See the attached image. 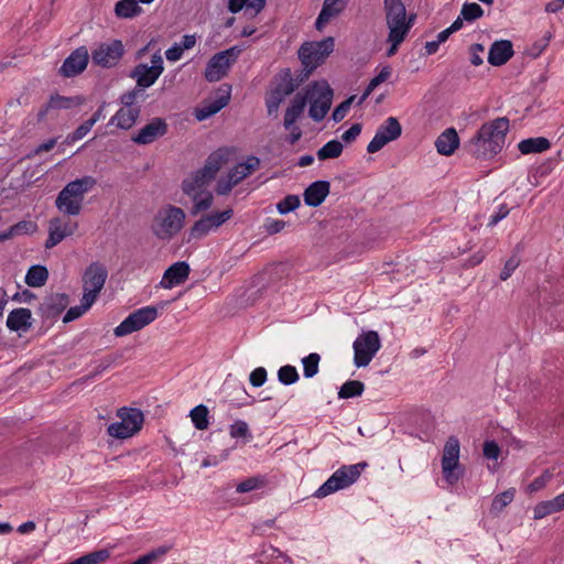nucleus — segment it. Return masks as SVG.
I'll use <instances>...</instances> for the list:
<instances>
[{
  "instance_id": "58",
  "label": "nucleus",
  "mask_w": 564,
  "mask_h": 564,
  "mask_svg": "<svg viewBox=\"0 0 564 564\" xmlns=\"http://www.w3.org/2000/svg\"><path fill=\"white\" fill-rule=\"evenodd\" d=\"M519 264H520V259L517 256L510 257L506 261L505 267L500 272V275H499L500 280L506 281L507 279H509L511 276V274L513 273V271L519 267Z\"/></svg>"
},
{
  "instance_id": "50",
  "label": "nucleus",
  "mask_w": 564,
  "mask_h": 564,
  "mask_svg": "<svg viewBox=\"0 0 564 564\" xmlns=\"http://www.w3.org/2000/svg\"><path fill=\"white\" fill-rule=\"evenodd\" d=\"M286 96L276 91L275 89H271L265 98V105L268 108L269 115L276 113L280 105L284 101Z\"/></svg>"
},
{
  "instance_id": "54",
  "label": "nucleus",
  "mask_w": 564,
  "mask_h": 564,
  "mask_svg": "<svg viewBox=\"0 0 564 564\" xmlns=\"http://www.w3.org/2000/svg\"><path fill=\"white\" fill-rule=\"evenodd\" d=\"M237 184H239L237 178L228 173L226 180L221 178L218 181L215 191L218 195H227Z\"/></svg>"
},
{
  "instance_id": "38",
  "label": "nucleus",
  "mask_w": 564,
  "mask_h": 564,
  "mask_svg": "<svg viewBox=\"0 0 564 564\" xmlns=\"http://www.w3.org/2000/svg\"><path fill=\"white\" fill-rule=\"evenodd\" d=\"M141 8L139 7L137 0H121L117 2L115 7V13L118 18H132L141 13Z\"/></svg>"
},
{
  "instance_id": "42",
  "label": "nucleus",
  "mask_w": 564,
  "mask_h": 564,
  "mask_svg": "<svg viewBox=\"0 0 564 564\" xmlns=\"http://www.w3.org/2000/svg\"><path fill=\"white\" fill-rule=\"evenodd\" d=\"M268 484L267 477L262 475L249 477L241 482H239L236 487V491L239 494L250 492L256 489H260L265 487Z\"/></svg>"
},
{
  "instance_id": "36",
  "label": "nucleus",
  "mask_w": 564,
  "mask_h": 564,
  "mask_svg": "<svg viewBox=\"0 0 564 564\" xmlns=\"http://www.w3.org/2000/svg\"><path fill=\"white\" fill-rule=\"evenodd\" d=\"M65 237L62 228V219L58 217L52 218L48 225V238L45 241V248L51 249L58 245Z\"/></svg>"
},
{
  "instance_id": "13",
  "label": "nucleus",
  "mask_w": 564,
  "mask_h": 564,
  "mask_svg": "<svg viewBox=\"0 0 564 564\" xmlns=\"http://www.w3.org/2000/svg\"><path fill=\"white\" fill-rule=\"evenodd\" d=\"M163 58L160 53H155L151 57V66L141 63L131 72V77L135 79L139 88H148L152 86L163 73Z\"/></svg>"
},
{
  "instance_id": "11",
  "label": "nucleus",
  "mask_w": 564,
  "mask_h": 564,
  "mask_svg": "<svg viewBox=\"0 0 564 564\" xmlns=\"http://www.w3.org/2000/svg\"><path fill=\"white\" fill-rule=\"evenodd\" d=\"M241 50L237 46L215 54L208 62L205 69V77L208 82H218L226 76L230 66L237 61Z\"/></svg>"
},
{
  "instance_id": "45",
  "label": "nucleus",
  "mask_w": 564,
  "mask_h": 564,
  "mask_svg": "<svg viewBox=\"0 0 564 564\" xmlns=\"http://www.w3.org/2000/svg\"><path fill=\"white\" fill-rule=\"evenodd\" d=\"M110 553L108 550L102 549L98 551L90 552L86 555H83L68 564H99L107 558H109Z\"/></svg>"
},
{
  "instance_id": "25",
  "label": "nucleus",
  "mask_w": 564,
  "mask_h": 564,
  "mask_svg": "<svg viewBox=\"0 0 564 564\" xmlns=\"http://www.w3.org/2000/svg\"><path fill=\"white\" fill-rule=\"evenodd\" d=\"M462 150L476 159L495 158L502 150L501 143H463Z\"/></svg>"
},
{
  "instance_id": "6",
  "label": "nucleus",
  "mask_w": 564,
  "mask_h": 564,
  "mask_svg": "<svg viewBox=\"0 0 564 564\" xmlns=\"http://www.w3.org/2000/svg\"><path fill=\"white\" fill-rule=\"evenodd\" d=\"M334 39L327 37L319 42H306L299 50V58L301 59L305 74L300 79L303 82L311 73L321 65L325 58L334 51Z\"/></svg>"
},
{
  "instance_id": "60",
  "label": "nucleus",
  "mask_w": 564,
  "mask_h": 564,
  "mask_svg": "<svg viewBox=\"0 0 564 564\" xmlns=\"http://www.w3.org/2000/svg\"><path fill=\"white\" fill-rule=\"evenodd\" d=\"M249 435V427L245 421L238 420L230 425V436L234 438L246 437Z\"/></svg>"
},
{
  "instance_id": "31",
  "label": "nucleus",
  "mask_w": 564,
  "mask_h": 564,
  "mask_svg": "<svg viewBox=\"0 0 564 564\" xmlns=\"http://www.w3.org/2000/svg\"><path fill=\"white\" fill-rule=\"evenodd\" d=\"M259 166L260 159L254 155H250L245 162L236 163L228 173H230L240 183L254 171H257Z\"/></svg>"
},
{
  "instance_id": "19",
  "label": "nucleus",
  "mask_w": 564,
  "mask_h": 564,
  "mask_svg": "<svg viewBox=\"0 0 564 564\" xmlns=\"http://www.w3.org/2000/svg\"><path fill=\"white\" fill-rule=\"evenodd\" d=\"M189 273V264L186 261H177L165 270L160 281V286L163 289H172L180 285L188 279Z\"/></svg>"
},
{
  "instance_id": "44",
  "label": "nucleus",
  "mask_w": 564,
  "mask_h": 564,
  "mask_svg": "<svg viewBox=\"0 0 564 564\" xmlns=\"http://www.w3.org/2000/svg\"><path fill=\"white\" fill-rule=\"evenodd\" d=\"M102 109L104 106H100L90 119L86 120L74 131L72 135V141H78L87 135V133L91 130L93 126L101 118Z\"/></svg>"
},
{
  "instance_id": "5",
  "label": "nucleus",
  "mask_w": 564,
  "mask_h": 564,
  "mask_svg": "<svg viewBox=\"0 0 564 564\" xmlns=\"http://www.w3.org/2000/svg\"><path fill=\"white\" fill-rule=\"evenodd\" d=\"M185 218L182 208L169 205L156 215L152 232L161 240H170L184 227Z\"/></svg>"
},
{
  "instance_id": "46",
  "label": "nucleus",
  "mask_w": 564,
  "mask_h": 564,
  "mask_svg": "<svg viewBox=\"0 0 564 564\" xmlns=\"http://www.w3.org/2000/svg\"><path fill=\"white\" fill-rule=\"evenodd\" d=\"M321 356L316 352H311L302 359L303 375L305 378H313L318 373Z\"/></svg>"
},
{
  "instance_id": "62",
  "label": "nucleus",
  "mask_w": 564,
  "mask_h": 564,
  "mask_svg": "<svg viewBox=\"0 0 564 564\" xmlns=\"http://www.w3.org/2000/svg\"><path fill=\"white\" fill-rule=\"evenodd\" d=\"M84 289V294H83V297H82V307L85 308V311H88L91 305L94 304V302L96 301L99 292H96L94 290H89L87 288H83Z\"/></svg>"
},
{
  "instance_id": "59",
  "label": "nucleus",
  "mask_w": 564,
  "mask_h": 564,
  "mask_svg": "<svg viewBox=\"0 0 564 564\" xmlns=\"http://www.w3.org/2000/svg\"><path fill=\"white\" fill-rule=\"evenodd\" d=\"M267 370L263 367L256 368L249 376L250 383L256 387H262L267 381Z\"/></svg>"
},
{
  "instance_id": "29",
  "label": "nucleus",
  "mask_w": 564,
  "mask_h": 564,
  "mask_svg": "<svg viewBox=\"0 0 564 564\" xmlns=\"http://www.w3.org/2000/svg\"><path fill=\"white\" fill-rule=\"evenodd\" d=\"M562 510H564V492L551 500L539 502L533 509V519L540 520Z\"/></svg>"
},
{
  "instance_id": "4",
  "label": "nucleus",
  "mask_w": 564,
  "mask_h": 564,
  "mask_svg": "<svg viewBox=\"0 0 564 564\" xmlns=\"http://www.w3.org/2000/svg\"><path fill=\"white\" fill-rule=\"evenodd\" d=\"M368 467L366 462L355 465H343L338 468L314 494L317 498H324L337 490L349 487L360 477L361 471Z\"/></svg>"
},
{
  "instance_id": "37",
  "label": "nucleus",
  "mask_w": 564,
  "mask_h": 564,
  "mask_svg": "<svg viewBox=\"0 0 564 564\" xmlns=\"http://www.w3.org/2000/svg\"><path fill=\"white\" fill-rule=\"evenodd\" d=\"M209 410L205 404H198L189 412L195 429L204 431L209 426Z\"/></svg>"
},
{
  "instance_id": "30",
  "label": "nucleus",
  "mask_w": 564,
  "mask_h": 564,
  "mask_svg": "<svg viewBox=\"0 0 564 564\" xmlns=\"http://www.w3.org/2000/svg\"><path fill=\"white\" fill-rule=\"evenodd\" d=\"M402 132L400 122L394 117H389L383 124L380 126L371 141H394Z\"/></svg>"
},
{
  "instance_id": "53",
  "label": "nucleus",
  "mask_w": 564,
  "mask_h": 564,
  "mask_svg": "<svg viewBox=\"0 0 564 564\" xmlns=\"http://www.w3.org/2000/svg\"><path fill=\"white\" fill-rule=\"evenodd\" d=\"M58 116V112L53 108L50 100L43 105L37 113H36V120L39 123L47 122L51 120H55Z\"/></svg>"
},
{
  "instance_id": "8",
  "label": "nucleus",
  "mask_w": 564,
  "mask_h": 564,
  "mask_svg": "<svg viewBox=\"0 0 564 564\" xmlns=\"http://www.w3.org/2000/svg\"><path fill=\"white\" fill-rule=\"evenodd\" d=\"M381 347L380 336L376 330H364L354 341V364L357 368L367 367Z\"/></svg>"
},
{
  "instance_id": "23",
  "label": "nucleus",
  "mask_w": 564,
  "mask_h": 564,
  "mask_svg": "<svg viewBox=\"0 0 564 564\" xmlns=\"http://www.w3.org/2000/svg\"><path fill=\"white\" fill-rule=\"evenodd\" d=\"M32 326V312L20 307L12 310L7 317V327L11 332H28Z\"/></svg>"
},
{
  "instance_id": "20",
  "label": "nucleus",
  "mask_w": 564,
  "mask_h": 564,
  "mask_svg": "<svg viewBox=\"0 0 564 564\" xmlns=\"http://www.w3.org/2000/svg\"><path fill=\"white\" fill-rule=\"evenodd\" d=\"M230 99L228 89H219L216 97L203 102L198 108L195 109V117L198 121H203L210 116L220 111L227 106Z\"/></svg>"
},
{
  "instance_id": "27",
  "label": "nucleus",
  "mask_w": 564,
  "mask_h": 564,
  "mask_svg": "<svg viewBox=\"0 0 564 564\" xmlns=\"http://www.w3.org/2000/svg\"><path fill=\"white\" fill-rule=\"evenodd\" d=\"M167 131L166 122L161 118H153L145 124L131 141H150L163 137Z\"/></svg>"
},
{
  "instance_id": "51",
  "label": "nucleus",
  "mask_w": 564,
  "mask_h": 564,
  "mask_svg": "<svg viewBox=\"0 0 564 564\" xmlns=\"http://www.w3.org/2000/svg\"><path fill=\"white\" fill-rule=\"evenodd\" d=\"M460 13L465 21L471 22L482 17L484 10L482 8L475 2L465 3L460 10Z\"/></svg>"
},
{
  "instance_id": "33",
  "label": "nucleus",
  "mask_w": 564,
  "mask_h": 564,
  "mask_svg": "<svg viewBox=\"0 0 564 564\" xmlns=\"http://www.w3.org/2000/svg\"><path fill=\"white\" fill-rule=\"evenodd\" d=\"M299 85L300 82H296L293 78L291 69L285 68L279 73L275 86L272 89H275L276 91L288 97L289 95L295 91Z\"/></svg>"
},
{
  "instance_id": "12",
  "label": "nucleus",
  "mask_w": 564,
  "mask_h": 564,
  "mask_svg": "<svg viewBox=\"0 0 564 564\" xmlns=\"http://www.w3.org/2000/svg\"><path fill=\"white\" fill-rule=\"evenodd\" d=\"M234 215L231 208L223 212H215L212 214L203 215L188 230L187 242L198 240L207 236L212 229H216L229 220Z\"/></svg>"
},
{
  "instance_id": "28",
  "label": "nucleus",
  "mask_w": 564,
  "mask_h": 564,
  "mask_svg": "<svg viewBox=\"0 0 564 564\" xmlns=\"http://www.w3.org/2000/svg\"><path fill=\"white\" fill-rule=\"evenodd\" d=\"M95 184L96 180L91 176H84L72 181L63 188V197L68 195L83 203L84 194L90 191Z\"/></svg>"
},
{
  "instance_id": "3",
  "label": "nucleus",
  "mask_w": 564,
  "mask_h": 564,
  "mask_svg": "<svg viewBox=\"0 0 564 564\" xmlns=\"http://www.w3.org/2000/svg\"><path fill=\"white\" fill-rule=\"evenodd\" d=\"M308 105V116L316 122L322 121L330 109L334 91L326 80H316L308 84L301 91Z\"/></svg>"
},
{
  "instance_id": "2",
  "label": "nucleus",
  "mask_w": 564,
  "mask_h": 564,
  "mask_svg": "<svg viewBox=\"0 0 564 564\" xmlns=\"http://www.w3.org/2000/svg\"><path fill=\"white\" fill-rule=\"evenodd\" d=\"M384 12L389 29L387 42L390 43L387 56L391 57L408 35L414 17L406 18V10L402 0H384Z\"/></svg>"
},
{
  "instance_id": "21",
  "label": "nucleus",
  "mask_w": 564,
  "mask_h": 564,
  "mask_svg": "<svg viewBox=\"0 0 564 564\" xmlns=\"http://www.w3.org/2000/svg\"><path fill=\"white\" fill-rule=\"evenodd\" d=\"M107 269L99 262L90 263L83 275V288L100 292L107 280Z\"/></svg>"
},
{
  "instance_id": "52",
  "label": "nucleus",
  "mask_w": 564,
  "mask_h": 564,
  "mask_svg": "<svg viewBox=\"0 0 564 564\" xmlns=\"http://www.w3.org/2000/svg\"><path fill=\"white\" fill-rule=\"evenodd\" d=\"M170 549L171 547L166 546V545L159 546V547H156L154 550H151L149 553L140 556L139 558H137L131 564H150L153 561L158 560L159 557L165 555L170 551Z\"/></svg>"
},
{
  "instance_id": "15",
  "label": "nucleus",
  "mask_w": 564,
  "mask_h": 564,
  "mask_svg": "<svg viewBox=\"0 0 564 564\" xmlns=\"http://www.w3.org/2000/svg\"><path fill=\"white\" fill-rule=\"evenodd\" d=\"M305 107V99L299 91L285 110L284 127L290 131L292 141H297L302 135L301 129L295 126V122L303 115Z\"/></svg>"
},
{
  "instance_id": "14",
  "label": "nucleus",
  "mask_w": 564,
  "mask_h": 564,
  "mask_svg": "<svg viewBox=\"0 0 564 564\" xmlns=\"http://www.w3.org/2000/svg\"><path fill=\"white\" fill-rule=\"evenodd\" d=\"M123 44L119 40L109 43H101L91 53L93 63L101 67H113L123 55Z\"/></svg>"
},
{
  "instance_id": "24",
  "label": "nucleus",
  "mask_w": 564,
  "mask_h": 564,
  "mask_svg": "<svg viewBox=\"0 0 564 564\" xmlns=\"http://www.w3.org/2000/svg\"><path fill=\"white\" fill-rule=\"evenodd\" d=\"M513 55L512 43L508 40L492 43L488 54V62L494 66L506 64Z\"/></svg>"
},
{
  "instance_id": "64",
  "label": "nucleus",
  "mask_w": 564,
  "mask_h": 564,
  "mask_svg": "<svg viewBox=\"0 0 564 564\" xmlns=\"http://www.w3.org/2000/svg\"><path fill=\"white\" fill-rule=\"evenodd\" d=\"M85 308L82 307V305H77V306H73L67 310V312L65 313L64 317H63V323H70L77 318H79L84 313H85Z\"/></svg>"
},
{
  "instance_id": "47",
  "label": "nucleus",
  "mask_w": 564,
  "mask_h": 564,
  "mask_svg": "<svg viewBox=\"0 0 564 564\" xmlns=\"http://www.w3.org/2000/svg\"><path fill=\"white\" fill-rule=\"evenodd\" d=\"M344 150V143H325L316 153L319 161L337 159Z\"/></svg>"
},
{
  "instance_id": "63",
  "label": "nucleus",
  "mask_w": 564,
  "mask_h": 564,
  "mask_svg": "<svg viewBox=\"0 0 564 564\" xmlns=\"http://www.w3.org/2000/svg\"><path fill=\"white\" fill-rule=\"evenodd\" d=\"M484 45L482 44H473L469 48L470 52V63L475 66H479L484 63L480 54L484 52Z\"/></svg>"
},
{
  "instance_id": "61",
  "label": "nucleus",
  "mask_w": 564,
  "mask_h": 564,
  "mask_svg": "<svg viewBox=\"0 0 564 564\" xmlns=\"http://www.w3.org/2000/svg\"><path fill=\"white\" fill-rule=\"evenodd\" d=\"M500 447L496 441H486L482 447V454L488 459H497L500 455Z\"/></svg>"
},
{
  "instance_id": "1",
  "label": "nucleus",
  "mask_w": 564,
  "mask_h": 564,
  "mask_svg": "<svg viewBox=\"0 0 564 564\" xmlns=\"http://www.w3.org/2000/svg\"><path fill=\"white\" fill-rule=\"evenodd\" d=\"M237 149L235 147H221L209 154L204 166L191 173L182 181V191L191 198L203 194V188L215 180L217 173L224 166L236 161Z\"/></svg>"
},
{
  "instance_id": "39",
  "label": "nucleus",
  "mask_w": 564,
  "mask_h": 564,
  "mask_svg": "<svg viewBox=\"0 0 564 564\" xmlns=\"http://www.w3.org/2000/svg\"><path fill=\"white\" fill-rule=\"evenodd\" d=\"M516 495L514 488H509L503 492L497 495L491 502L490 513L494 516H498L505 507L512 502Z\"/></svg>"
},
{
  "instance_id": "34",
  "label": "nucleus",
  "mask_w": 564,
  "mask_h": 564,
  "mask_svg": "<svg viewBox=\"0 0 564 564\" xmlns=\"http://www.w3.org/2000/svg\"><path fill=\"white\" fill-rule=\"evenodd\" d=\"M48 279V270L45 265L34 264L30 267L25 275V283L31 288L43 286Z\"/></svg>"
},
{
  "instance_id": "18",
  "label": "nucleus",
  "mask_w": 564,
  "mask_h": 564,
  "mask_svg": "<svg viewBox=\"0 0 564 564\" xmlns=\"http://www.w3.org/2000/svg\"><path fill=\"white\" fill-rule=\"evenodd\" d=\"M89 54L85 46L76 48L63 63L59 74L64 77H74L85 70Z\"/></svg>"
},
{
  "instance_id": "35",
  "label": "nucleus",
  "mask_w": 564,
  "mask_h": 564,
  "mask_svg": "<svg viewBox=\"0 0 564 564\" xmlns=\"http://www.w3.org/2000/svg\"><path fill=\"white\" fill-rule=\"evenodd\" d=\"M55 204L61 212L69 216H76L82 210V203L79 202V199H76L75 197L68 195L64 196L63 199V189L57 195Z\"/></svg>"
},
{
  "instance_id": "43",
  "label": "nucleus",
  "mask_w": 564,
  "mask_h": 564,
  "mask_svg": "<svg viewBox=\"0 0 564 564\" xmlns=\"http://www.w3.org/2000/svg\"><path fill=\"white\" fill-rule=\"evenodd\" d=\"M192 199L194 202V204L191 208V212H189L192 216H196L202 212L208 210L213 206V203H214L213 193L208 192V191H206V192L203 191V194L200 196H196V198H192Z\"/></svg>"
},
{
  "instance_id": "7",
  "label": "nucleus",
  "mask_w": 564,
  "mask_h": 564,
  "mask_svg": "<svg viewBox=\"0 0 564 564\" xmlns=\"http://www.w3.org/2000/svg\"><path fill=\"white\" fill-rule=\"evenodd\" d=\"M117 415L120 421L111 423L107 430L110 436L124 440L133 436L142 429L144 415L140 409L123 406L118 410Z\"/></svg>"
},
{
  "instance_id": "57",
  "label": "nucleus",
  "mask_w": 564,
  "mask_h": 564,
  "mask_svg": "<svg viewBox=\"0 0 564 564\" xmlns=\"http://www.w3.org/2000/svg\"><path fill=\"white\" fill-rule=\"evenodd\" d=\"M354 99H355V97L351 96L348 99L344 100L341 104H339L335 108V110L333 111V115H332L333 120L335 122H339L345 118L346 113L350 109V106H351Z\"/></svg>"
},
{
  "instance_id": "22",
  "label": "nucleus",
  "mask_w": 564,
  "mask_h": 564,
  "mask_svg": "<svg viewBox=\"0 0 564 564\" xmlns=\"http://www.w3.org/2000/svg\"><path fill=\"white\" fill-rule=\"evenodd\" d=\"M330 191V183L328 181L318 180L311 183L303 193L305 205L310 207L321 206Z\"/></svg>"
},
{
  "instance_id": "32",
  "label": "nucleus",
  "mask_w": 564,
  "mask_h": 564,
  "mask_svg": "<svg viewBox=\"0 0 564 564\" xmlns=\"http://www.w3.org/2000/svg\"><path fill=\"white\" fill-rule=\"evenodd\" d=\"M139 113V108L122 107L111 118L110 122L118 128L128 130L135 123Z\"/></svg>"
},
{
  "instance_id": "10",
  "label": "nucleus",
  "mask_w": 564,
  "mask_h": 564,
  "mask_svg": "<svg viewBox=\"0 0 564 564\" xmlns=\"http://www.w3.org/2000/svg\"><path fill=\"white\" fill-rule=\"evenodd\" d=\"M158 317L154 306H145L128 315L113 330L115 336L122 337L140 330Z\"/></svg>"
},
{
  "instance_id": "26",
  "label": "nucleus",
  "mask_w": 564,
  "mask_h": 564,
  "mask_svg": "<svg viewBox=\"0 0 564 564\" xmlns=\"http://www.w3.org/2000/svg\"><path fill=\"white\" fill-rule=\"evenodd\" d=\"M346 7L345 0H324L323 8L316 19L315 26L322 31L324 26L337 17Z\"/></svg>"
},
{
  "instance_id": "55",
  "label": "nucleus",
  "mask_w": 564,
  "mask_h": 564,
  "mask_svg": "<svg viewBox=\"0 0 564 564\" xmlns=\"http://www.w3.org/2000/svg\"><path fill=\"white\" fill-rule=\"evenodd\" d=\"M37 226L32 220H21L11 226V231L14 236L32 234L36 230Z\"/></svg>"
},
{
  "instance_id": "41",
  "label": "nucleus",
  "mask_w": 564,
  "mask_h": 564,
  "mask_svg": "<svg viewBox=\"0 0 564 564\" xmlns=\"http://www.w3.org/2000/svg\"><path fill=\"white\" fill-rule=\"evenodd\" d=\"M48 100L57 112L63 109H72L83 104V98L78 96L65 97L61 95H52Z\"/></svg>"
},
{
  "instance_id": "49",
  "label": "nucleus",
  "mask_w": 564,
  "mask_h": 564,
  "mask_svg": "<svg viewBox=\"0 0 564 564\" xmlns=\"http://www.w3.org/2000/svg\"><path fill=\"white\" fill-rule=\"evenodd\" d=\"M301 205L300 197L297 195H286L283 199H281L276 204V209L281 215H286L296 208H299Z\"/></svg>"
},
{
  "instance_id": "9",
  "label": "nucleus",
  "mask_w": 564,
  "mask_h": 564,
  "mask_svg": "<svg viewBox=\"0 0 564 564\" xmlns=\"http://www.w3.org/2000/svg\"><path fill=\"white\" fill-rule=\"evenodd\" d=\"M442 470L448 485H455L464 475V469L459 465V441L455 436H449L444 446Z\"/></svg>"
},
{
  "instance_id": "16",
  "label": "nucleus",
  "mask_w": 564,
  "mask_h": 564,
  "mask_svg": "<svg viewBox=\"0 0 564 564\" xmlns=\"http://www.w3.org/2000/svg\"><path fill=\"white\" fill-rule=\"evenodd\" d=\"M69 304L66 293H52L44 297L39 306V313L43 319H55Z\"/></svg>"
},
{
  "instance_id": "48",
  "label": "nucleus",
  "mask_w": 564,
  "mask_h": 564,
  "mask_svg": "<svg viewBox=\"0 0 564 564\" xmlns=\"http://www.w3.org/2000/svg\"><path fill=\"white\" fill-rule=\"evenodd\" d=\"M299 372L294 366L285 365L278 370V380L284 386H291L299 381Z\"/></svg>"
},
{
  "instance_id": "17",
  "label": "nucleus",
  "mask_w": 564,
  "mask_h": 564,
  "mask_svg": "<svg viewBox=\"0 0 564 564\" xmlns=\"http://www.w3.org/2000/svg\"><path fill=\"white\" fill-rule=\"evenodd\" d=\"M510 121L507 117H500L484 123L477 132V141H500L507 135Z\"/></svg>"
},
{
  "instance_id": "40",
  "label": "nucleus",
  "mask_w": 564,
  "mask_h": 564,
  "mask_svg": "<svg viewBox=\"0 0 564 564\" xmlns=\"http://www.w3.org/2000/svg\"><path fill=\"white\" fill-rule=\"evenodd\" d=\"M365 390L364 382L359 380H348L338 390L339 399L357 398L362 394Z\"/></svg>"
},
{
  "instance_id": "56",
  "label": "nucleus",
  "mask_w": 564,
  "mask_h": 564,
  "mask_svg": "<svg viewBox=\"0 0 564 564\" xmlns=\"http://www.w3.org/2000/svg\"><path fill=\"white\" fill-rule=\"evenodd\" d=\"M551 143H518V148L522 154L542 153L550 149Z\"/></svg>"
}]
</instances>
